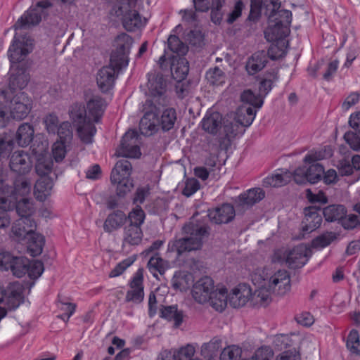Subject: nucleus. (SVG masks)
Masks as SVG:
<instances>
[{"instance_id": "1", "label": "nucleus", "mask_w": 360, "mask_h": 360, "mask_svg": "<svg viewBox=\"0 0 360 360\" xmlns=\"http://www.w3.org/2000/svg\"><path fill=\"white\" fill-rule=\"evenodd\" d=\"M184 237L173 241L172 250L177 252L178 256L186 252L200 250L203 239L209 235L207 226L195 222L193 220L185 224L182 229Z\"/></svg>"}, {"instance_id": "2", "label": "nucleus", "mask_w": 360, "mask_h": 360, "mask_svg": "<svg viewBox=\"0 0 360 360\" xmlns=\"http://www.w3.org/2000/svg\"><path fill=\"white\" fill-rule=\"evenodd\" d=\"M87 110L82 103H74L70 110V116L81 141L90 144L93 142L94 136L96 133L95 125L88 119Z\"/></svg>"}, {"instance_id": "3", "label": "nucleus", "mask_w": 360, "mask_h": 360, "mask_svg": "<svg viewBox=\"0 0 360 360\" xmlns=\"http://www.w3.org/2000/svg\"><path fill=\"white\" fill-rule=\"evenodd\" d=\"M146 214L140 206H136L129 212V221L123 229L122 245H138L142 241L143 233L141 225Z\"/></svg>"}, {"instance_id": "4", "label": "nucleus", "mask_w": 360, "mask_h": 360, "mask_svg": "<svg viewBox=\"0 0 360 360\" xmlns=\"http://www.w3.org/2000/svg\"><path fill=\"white\" fill-rule=\"evenodd\" d=\"M260 276L269 290H271L274 294L282 296L290 290V276L285 269L273 272L268 268H264Z\"/></svg>"}, {"instance_id": "5", "label": "nucleus", "mask_w": 360, "mask_h": 360, "mask_svg": "<svg viewBox=\"0 0 360 360\" xmlns=\"http://www.w3.org/2000/svg\"><path fill=\"white\" fill-rule=\"evenodd\" d=\"M33 50V39L26 34L16 31L13 43L10 46L8 56L11 63V68L22 65L19 63Z\"/></svg>"}, {"instance_id": "6", "label": "nucleus", "mask_w": 360, "mask_h": 360, "mask_svg": "<svg viewBox=\"0 0 360 360\" xmlns=\"http://www.w3.org/2000/svg\"><path fill=\"white\" fill-rule=\"evenodd\" d=\"M165 106L146 101L143 105L144 115L139 123V130L144 136H151L158 130L160 124L159 114Z\"/></svg>"}, {"instance_id": "7", "label": "nucleus", "mask_w": 360, "mask_h": 360, "mask_svg": "<svg viewBox=\"0 0 360 360\" xmlns=\"http://www.w3.org/2000/svg\"><path fill=\"white\" fill-rule=\"evenodd\" d=\"M165 106L146 101L143 105L144 115L139 123V130L144 136H151L158 130L160 124L159 114Z\"/></svg>"}, {"instance_id": "8", "label": "nucleus", "mask_w": 360, "mask_h": 360, "mask_svg": "<svg viewBox=\"0 0 360 360\" xmlns=\"http://www.w3.org/2000/svg\"><path fill=\"white\" fill-rule=\"evenodd\" d=\"M52 6L48 0L38 1L34 6H31L13 25L15 31L34 26L40 22L43 16L47 14V10Z\"/></svg>"}, {"instance_id": "9", "label": "nucleus", "mask_w": 360, "mask_h": 360, "mask_svg": "<svg viewBox=\"0 0 360 360\" xmlns=\"http://www.w3.org/2000/svg\"><path fill=\"white\" fill-rule=\"evenodd\" d=\"M293 178L297 184H305L309 183L307 170L305 167H299L292 174L288 169L281 170V172L276 173L267 176L264 179L265 186L280 187L287 184Z\"/></svg>"}, {"instance_id": "10", "label": "nucleus", "mask_w": 360, "mask_h": 360, "mask_svg": "<svg viewBox=\"0 0 360 360\" xmlns=\"http://www.w3.org/2000/svg\"><path fill=\"white\" fill-rule=\"evenodd\" d=\"M147 86L150 98L146 101H151L153 103L162 106L168 105L169 101L165 96L166 81L161 73L155 71L149 72Z\"/></svg>"}, {"instance_id": "11", "label": "nucleus", "mask_w": 360, "mask_h": 360, "mask_svg": "<svg viewBox=\"0 0 360 360\" xmlns=\"http://www.w3.org/2000/svg\"><path fill=\"white\" fill-rule=\"evenodd\" d=\"M11 94L8 98L7 108L9 109L11 117L15 120L25 118L32 109V101L24 92L5 91Z\"/></svg>"}, {"instance_id": "12", "label": "nucleus", "mask_w": 360, "mask_h": 360, "mask_svg": "<svg viewBox=\"0 0 360 360\" xmlns=\"http://www.w3.org/2000/svg\"><path fill=\"white\" fill-rule=\"evenodd\" d=\"M134 6L135 1L129 0L121 3L115 11V15L121 17L124 29L129 32L141 27L144 24L139 12L134 9Z\"/></svg>"}, {"instance_id": "13", "label": "nucleus", "mask_w": 360, "mask_h": 360, "mask_svg": "<svg viewBox=\"0 0 360 360\" xmlns=\"http://www.w3.org/2000/svg\"><path fill=\"white\" fill-rule=\"evenodd\" d=\"M133 41V39L126 33H121L117 36L114 44L116 49L110 56L112 65L127 66L128 55Z\"/></svg>"}, {"instance_id": "14", "label": "nucleus", "mask_w": 360, "mask_h": 360, "mask_svg": "<svg viewBox=\"0 0 360 360\" xmlns=\"http://www.w3.org/2000/svg\"><path fill=\"white\" fill-rule=\"evenodd\" d=\"M139 143V136L137 131L129 130L123 136L116 155L123 158H138L141 155Z\"/></svg>"}, {"instance_id": "15", "label": "nucleus", "mask_w": 360, "mask_h": 360, "mask_svg": "<svg viewBox=\"0 0 360 360\" xmlns=\"http://www.w3.org/2000/svg\"><path fill=\"white\" fill-rule=\"evenodd\" d=\"M124 68L125 67L123 65H112L110 60L109 65L103 67L97 72L96 82L99 89L103 92L110 90L114 86L119 71Z\"/></svg>"}, {"instance_id": "16", "label": "nucleus", "mask_w": 360, "mask_h": 360, "mask_svg": "<svg viewBox=\"0 0 360 360\" xmlns=\"http://www.w3.org/2000/svg\"><path fill=\"white\" fill-rule=\"evenodd\" d=\"M214 288L212 278L207 276H203L193 284L192 296L198 303L204 304L210 299Z\"/></svg>"}, {"instance_id": "17", "label": "nucleus", "mask_w": 360, "mask_h": 360, "mask_svg": "<svg viewBox=\"0 0 360 360\" xmlns=\"http://www.w3.org/2000/svg\"><path fill=\"white\" fill-rule=\"evenodd\" d=\"M9 167L15 173L24 176L29 173L32 167V158L24 150L15 151L11 156Z\"/></svg>"}, {"instance_id": "18", "label": "nucleus", "mask_w": 360, "mask_h": 360, "mask_svg": "<svg viewBox=\"0 0 360 360\" xmlns=\"http://www.w3.org/2000/svg\"><path fill=\"white\" fill-rule=\"evenodd\" d=\"M36 226V222L32 218L19 217L13 224L12 237L18 242H21L35 230Z\"/></svg>"}, {"instance_id": "19", "label": "nucleus", "mask_w": 360, "mask_h": 360, "mask_svg": "<svg viewBox=\"0 0 360 360\" xmlns=\"http://www.w3.org/2000/svg\"><path fill=\"white\" fill-rule=\"evenodd\" d=\"M143 281V271L141 269H139L129 283L131 290L127 292L126 302L140 303L143 301L144 297Z\"/></svg>"}, {"instance_id": "20", "label": "nucleus", "mask_w": 360, "mask_h": 360, "mask_svg": "<svg viewBox=\"0 0 360 360\" xmlns=\"http://www.w3.org/2000/svg\"><path fill=\"white\" fill-rule=\"evenodd\" d=\"M235 215L233 206L228 203L209 210L207 214L210 221L217 224H227L234 219Z\"/></svg>"}, {"instance_id": "21", "label": "nucleus", "mask_w": 360, "mask_h": 360, "mask_svg": "<svg viewBox=\"0 0 360 360\" xmlns=\"http://www.w3.org/2000/svg\"><path fill=\"white\" fill-rule=\"evenodd\" d=\"M322 211L319 207L310 206L304 210V218L302 220V231L310 233L318 229L322 222L321 214Z\"/></svg>"}, {"instance_id": "22", "label": "nucleus", "mask_w": 360, "mask_h": 360, "mask_svg": "<svg viewBox=\"0 0 360 360\" xmlns=\"http://www.w3.org/2000/svg\"><path fill=\"white\" fill-rule=\"evenodd\" d=\"M309 249L304 245H299L286 255L285 263L290 269H299L302 267L309 258Z\"/></svg>"}, {"instance_id": "23", "label": "nucleus", "mask_w": 360, "mask_h": 360, "mask_svg": "<svg viewBox=\"0 0 360 360\" xmlns=\"http://www.w3.org/2000/svg\"><path fill=\"white\" fill-rule=\"evenodd\" d=\"M23 288L18 282H13L4 288L6 310L15 309L22 302Z\"/></svg>"}, {"instance_id": "24", "label": "nucleus", "mask_w": 360, "mask_h": 360, "mask_svg": "<svg viewBox=\"0 0 360 360\" xmlns=\"http://www.w3.org/2000/svg\"><path fill=\"white\" fill-rule=\"evenodd\" d=\"M128 221L129 214L127 215L120 210H114L108 214L103 223V230L110 233L121 229Z\"/></svg>"}, {"instance_id": "25", "label": "nucleus", "mask_w": 360, "mask_h": 360, "mask_svg": "<svg viewBox=\"0 0 360 360\" xmlns=\"http://www.w3.org/2000/svg\"><path fill=\"white\" fill-rule=\"evenodd\" d=\"M11 74L9 79V89L6 91H13L17 89H24L29 80L30 76L26 72V70L23 65L15 66L13 69L11 68Z\"/></svg>"}, {"instance_id": "26", "label": "nucleus", "mask_w": 360, "mask_h": 360, "mask_svg": "<svg viewBox=\"0 0 360 360\" xmlns=\"http://www.w3.org/2000/svg\"><path fill=\"white\" fill-rule=\"evenodd\" d=\"M105 108V101L99 96H94L86 103L88 119L93 124L98 123Z\"/></svg>"}, {"instance_id": "27", "label": "nucleus", "mask_w": 360, "mask_h": 360, "mask_svg": "<svg viewBox=\"0 0 360 360\" xmlns=\"http://www.w3.org/2000/svg\"><path fill=\"white\" fill-rule=\"evenodd\" d=\"M251 295V289L247 285H239L229 296L230 304L234 308L243 307L248 302Z\"/></svg>"}, {"instance_id": "28", "label": "nucleus", "mask_w": 360, "mask_h": 360, "mask_svg": "<svg viewBox=\"0 0 360 360\" xmlns=\"http://www.w3.org/2000/svg\"><path fill=\"white\" fill-rule=\"evenodd\" d=\"M265 196L264 191L260 188L248 190L238 197V206L247 209L259 202Z\"/></svg>"}, {"instance_id": "29", "label": "nucleus", "mask_w": 360, "mask_h": 360, "mask_svg": "<svg viewBox=\"0 0 360 360\" xmlns=\"http://www.w3.org/2000/svg\"><path fill=\"white\" fill-rule=\"evenodd\" d=\"M268 62V56L264 51L255 52L248 60L245 68L249 75H253L262 70Z\"/></svg>"}, {"instance_id": "30", "label": "nucleus", "mask_w": 360, "mask_h": 360, "mask_svg": "<svg viewBox=\"0 0 360 360\" xmlns=\"http://www.w3.org/2000/svg\"><path fill=\"white\" fill-rule=\"evenodd\" d=\"M195 352L194 347L188 344L179 350H165L161 356L165 360H192Z\"/></svg>"}, {"instance_id": "31", "label": "nucleus", "mask_w": 360, "mask_h": 360, "mask_svg": "<svg viewBox=\"0 0 360 360\" xmlns=\"http://www.w3.org/2000/svg\"><path fill=\"white\" fill-rule=\"evenodd\" d=\"M31 191V183L25 176L17 178L13 183V189L11 188L9 197L17 201L19 197L27 198Z\"/></svg>"}, {"instance_id": "32", "label": "nucleus", "mask_w": 360, "mask_h": 360, "mask_svg": "<svg viewBox=\"0 0 360 360\" xmlns=\"http://www.w3.org/2000/svg\"><path fill=\"white\" fill-rule=\"evenodd\" d=\"M53 186V180L49 176H41L34 185V194L37 200L43 202L51 195Z\"/></svg>"}, {"instance_id": "33", "label": "nucleus", "mask_w": 360, "mask_h": 360, "mask_svg": "<svg viewBox=\"0 0 360 360\" xmlns=\"http://www.w3.org/2000/svg\"><path fill=\"white\" fill-rule=\"evenodd\" d=\"M290 28L281 24V22H274V25H269L264 31V37L268 41H275L288 36Z\"/></svg>"}, {"instance_id": "34", "label": "nucleus", "mask_w": 360, "mask_h": 360, "mask_svg": "<svg viewBox=\"0 0 360 360\" xmlns=\"http://www.w3.org/2000/svg\"><path fill=\"white\" fill-rule=\"evenodd\" d=\"M201 124L203 130L211 134H216L222 126V116L218 112L207 113Z\"/></svg>"}, {"instance_id": "35", "label": "nucleus", "mask_w": 360, "mask_h": 360, "mask_svg": "<svg viewBox=\"0 0 360 360\" xmlns=\"http://www.w3.org/2000/svg\"><path fill=\"white\" fill-rule=\"evenodd\" d=\"M26 238L27 251L30 255L36 257L41 255L45 244L44 236L33 231Z\"/></svg>"}, {"instance_id": "36", "label": "nucleus", "mask_w": 360, "mask_h": 360, "mask_svg": "<svg viewBox=\"0 0 360 360\" xmlns=\"http://www.w3.org/2000/svg\"><path fill=\"white\" fill-rule=\"evenodd\" d=\"M132 171L131 162L127 159L118 160L112 168L110 174V181H117L120 179L130 178Z\"/></svg>"}, {"instance_id": "37", "label": "nucleus", "mask_w": 360, "mask_h": 360, "mask_svg": "<svg viewBox=\"0 0 360 360\" xmlns=\"http://www.w3.org/2000/svg\"><path fill=\"white\" fill-rule=\"evenodd\" d=\"M34 129L28 123L21 124L15 134V142L22 147L28 146L34 137Z\"/></svg>"}, {"instance_id": "38", "label": "nucleus", "mask_w": 360, "mask_h": 360, "mask_svg": "<svg viewBox=\"0 0 360 360\" xmlns=\"http://www.w3.org/2000/svg\"><path fill=\"white\" fill-rule=\"evenodd\" d=\"M238 123L233 124L232 122H228L224 124L223 126V131L224 136L219 139V146H212L211 149L213 150H219V149H225L227 145L229 144L230 139L233 138L237 135V128L238 127Z\"/></svg>"}, {"instance_id": "39", "label": "nucleus", "mask_w": 360, "mask_h": 360, "mask_svg": "<svg viewBox=\"0 0 360 360\" xmlns=\"http://www.w3.org/2000/svg\"><path fill=\"white\" fill-rule=\"evenodd\" d=\"M210 305L217 311H222L227 305V290L225 288L214 289L210 299Z\"/></svg>"}, {"instance_id": "40", "label": "nucleus", "mask_w": 360, "mask_h": 360, "mask_svg": "<svg viewBox=\"0 0 360 360\" xmlns=\"http://www.w3.org/2000/svg\"><path fill=\"white\" fill-rule=\"evenodd\" d=\"M322 214L327 221H338L340 223L343 217H345L347 210L344 205H330L323 208Z\"/></svg>"}, {"instance_id": "41", "label": "nucleus", "mask_w": 360, "mask_h": 360, "mask_svg": "<svg viewBox=\"0 0 360 360\" xmlns=\"http://www.w3.org/2000/svg\"><path fill=\"white\" fill-rule=\"evenodd\" d=\"M148 267L153 276L157 278L158 273L160 275L165 274L169 267V263L168 261L163 259L158 253H155L150 258L148 262Z\"/></svg>"}, {"instance_id": "42", "label": "nucleus", "mask_w": 360, "mask_h": 360, "mask_svg": "<svg viewBox=\"0 0 360 360\" xmlns=\"http://www.w3.org/2000/svg\"><path fill=\"white\" fill-rule=\"evenodd\" d=\"M30 264V259L22 256H14L9 270L12 274L17 278L24 276L27 271Z\"/></svg>"}, {"instance_id": "43", "label": "nucleus", "mask_w": 360, "mask_h": 360, "mask_svg": "<svg viewBox=\"0 0 360 360\" xmlns=\"http://www.w3.org/2000/svg\"><path fill=\"white\" fill-rule=\"evenodd\" d=\"M274 6V8L269 16V20L270 22H281V24L286 25L289 27L292 21V13L288 10H278L279 5L275 4L273 1H271Z\"/></svg>"}, {"instance_id": "44", "label": "nucleus", "mask_w": 360, "mask_h": 360, "mask_svg": "<svg viewBox=\"0 0 360 360\" xmlns=\"http://www.w3.org/2000/svg\"><path fill=\"white\" fill-rule=\"evenodd\" d=\"M11 206H13V207L15 206L16 212L20 218H32V214L34 212L33 205L30 199L27 198L18 199L17 201L14 200Z\"/></svg>"}, {"instance_id": "45", "label": "nucleus", "mask_w": 360, "mask_h": 360, "mask_svg": "<svg viewBox=\"0 0 360 360\" xmlns=\"http://www.w3.org/2000/svg\"><path fill=\"white\" fill-rule=\"evenodd\" d=\"M347 347L351 353L352 360H360V341L357 330L350 331L347 340Z\"/></svg>"}, {"instance_id": "46", "label": "nucleus", "mask_w": 360, "mask_h": 360, "mask_svg": "<svg viewBox=\"0 0 360 360\" xmlns=\"http://www.w3.org/2000/svg\"><path fill=\"white\" fill-rule=\"evenodd\" d=\"M160 316L168 321H174L176 327L179 326L183 321V312L179 311L177 305L163 307L160 310Z\"/></svg>"}, {"instance_id": "47", "label": "nucleus", "mask_w": 360, "mask_h": 360, "mask_svg": "<svg viewBox=\"0 0 360 360\" xmlns=\"http://www.w3.org/2000/svg\"><path fill=\"white\" fill-rule=\"evenodd\" d=\"M278 79V71L272 70L271 71L266 72L264 78L259 83V91L262 96H265L271 90L273 83Z\"/></svg>"}, {"instance_id": "48", "label": "nucleus", "mask_w": 360, "mask_h": 360, "mask_svg": "<svg viewBox=\"0 0 360 360\" xmlns=\"http://www.w3.org/2000/svg\"><path fill=\"white\" fill-rule=\"evenodd\" d=\"M221 347V340L219 338H213L209 342L204 343L201 347V354L207 359L215 356Z\"/></svg>"}, {"instance_id": "49", "label": "nucleus", "mask_w": 360, "mask_h": 360, "mask_svg": "<svg viewBox=\"0 0 360 360\" xmlns=\"http://www.w3.org/2000/svg\"><path fill=\"white\" fill-rule=\"evenodd\" d=\"M191 275L185 272L176 271L171 280V285L176 290H186L190 285Z\"/></svg>"}, {"instance_id": "50", "label": "nucleus", "mask_w": 360, "mask_h": 360, "mask_svg": "<svg viewBox=\"0 0 360 360\" xmlns=\"http://www.w3.org/2000/svg\"><path fill=\"white\" fill-rule=\"evenodd\" d=\"M7 199L5 197L0 198V228L4 229L8 227L11 224V216L8 213L9 211L13 210L11 206V200L7 205Z\"/></svg>"}, {"instance_id": "51", "label": "nucleus", "mask_w": 360, "mask_h": 360, "mask_svg": "<svg viewBox=\"0 0 360 360\" xmlns=\"http://www.w3.org/2000/svg\"><path fill=\"white\" fill-rule=\"evenodd\" d=\"M188 62L184 59H180L176 64L172 63L171 65V73L177 81L184 79L188 73Z\"/></svg>"}, {"instance_id": "52", "label": "nucleus", "mask_w": 360, "mask_h": 360, "mask_svg": "<svg viewBox=\"0 0 360 360\" xmlns=\"http://www.w3.org/2000/svg\"><path fill=\"white\" fill-rule=\"evenodd\" d=\"M176 120V111L173 108H167L162 112L160 124L163 131H169L173 128Z\"/></svg>"}, {"instance_id": "53", "label": "nucleus", "mask_w": 360, "mask_h": 360, "mask_svg": "<svg viewBox=\"0 0 360 360\" xmlns=\"http://www.w3.org/2000/svg\"><path fill=\"white\" fill-rule=\"evenodd\" d=\"M207 82L211 85H221L225 82V73L218 67L210 68L205 75Z\"/></svg>"}, {"instance_id": "54", "label": "nucleus", "mask_w": 360, "mask_h": 360, "mask_svg": "<svg viewBox=\"0 0 360 360\" xmlns=\"http://www.w3.org/2000/svg\"><path fill=\"white\" fill-rule=\"evenodd\" d=\"M11 94H8L4 91H0V128L5 127L10 119L7 115V104L8 98Z\"/></svg>"}, {"instance_id": "55", "label": "nucleus", "mask_w": 360, "mask_h": 360, "mask_svg": "<svg viewBox=\"0 0 360 360\" xmlns=\"http://www.w3.org/2000/svg\"><path fill=\"white\" fill-rule=\"evenodd\" d=\"M112 184L116 185V193L119 197H124L134 187L133 180L131 178L120 179L117 181H110Z\"/></svg>"}, {"instance_id": "56", "label": "nucleus", "mask_w": 360, "mask_h": 360, "mask_svg": "<svg viewBox=\"0 0 360 360\" xmlns=\"http://www.w3.org/2000/svg\"><path fill=\"white\" fill-rule=\"evenodd\" d=\"M168 48L178 55L184 56L188 51V46L176 35H170L167 39Z\"/></svg>"}, {"instance_id": "57", "label": "nucleus", "mask_w": 360, "mask_h": 360, "mask_svg": "<svg viewBox=\"0 0 360 360\" xmlns=\"http://www.w3.org/2000/svg\"><path fill=\"white\" fill-rule=\"evenodd\" d=\"M53 162L51 158H41L37 160L35 166L36 172L41 176H47L53 169Z\"/></svg>"}, {"instance_id": "58", "label": "nucleus", "mask_w": 360, "mask_h": 360, "mask_svg": "<svg viewBox=\"0 0 360 360\" xmlns=\"http://www.w3.org/2000/svg\"><path fill=\"white\" fill-rule=\"evenodd\" d=\"M242 349L236 345H231L224 348L220 355V360H244L241 358Z\"/></svg>"}, {"instance_id": "59", "label": "nucleus", "mask_w": 360, "mask_h": 360, "mask_svg": "<svg viewBox=\"0 0 360 360\" xmlns=\"http://www.w3.org/2000/svg\"><path fill=\"white\" fill-rule=\"evenodd\" d=\"M307 170L309 183L311 184H316L321 180L324 174L323 166L318 162L311 164Z\"/></svg>"}, {"instance_id": "60", "label": "nucleus", "mask_w": 360, "mask_h": 360, "mask_svg": "<svg viewBox=\"0 0 360 360\" xmlns=\"http://www.w3.org/2000/svg\"><path fill=\"white\" fill-rule=\"evenodd\" d=\"M243 102L250 104L255 108H260L263 104V99L256 96L251 90H245L240 96Z\"/></svg>"}, {"instance_id": "61", "label": "nucleus", "mask_w": 360, "mask_h": 360, "mask_svg": "<svg viewBox=\"0 0 360 360\" xmlns=\"http://www.w3.org/2000/svg\"><path fill=\"white\" fill-rule=\"evenodd\" d=\"M271 290H269V288L266 286L264 282L262 281V284L258 290H255L254 296L257 302H259L260 304H266L269 302L271 300Z\"/></svg>"}, {"instance_id": "62", "label": "nucleus", "mask_w": 360, "mask_h": 360, "mask_svg": "<svg viewBox=\"0 0 360 360\" xmlns=\"http://www.w3.org/2000/svg\"><path fill=\"white\" fill-rule=\"evenodd\" d=\"M56 134L60 141L66 142L70 141L72 137V130L70 122L68 121L62 122L59 125Z\"/></svg>"}, {"instance_id": "63", "label": "nucleus", "mask_w": 360, "mask_h": 360, "mask_svg": "<svg viewBox=\"0 0 360 360\" xmlns=\"http://www.w3.org/2000/svg\"><path fill=\"white\" fill-rule=\"evenodd\" d=\"M27 269L28 271L27 274L31 279L38 278L41 276L44 270V264L39 260H33L32 262L30 260V264Z\"/></svg>"}, {"instance_id": "64", "label": "nucleus", "mask_w": 360, "mask_h": 360, "mask_svg": "<svg viewBox=\"0 0 360 360\" xmlns=\"http://www.w3.org/2000/svg\"><path fill=\"white\" fill-rule=\"evenodd\" d=\"M273 355L274 352L271 347L264 346L257 349L251 358L244 360H270Z\"/></svg>"}]
</instances>
